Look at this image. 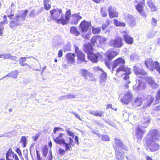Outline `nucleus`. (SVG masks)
<instances>
[{
    "label": "nucleus",
    "instance_id": "f257e3e1",
    "mask_svg": "<svg viewBox=\"0 0 160 160\" xmlns=\"http://www.w3.org/2000/svg\"><path fill=\"white\" fill-rule=\"evenodd\" d=\"M51 15V18H52L55 20L56 21L57 23H61L62 25L67 24L70 19L71 17V10L69 9L65 13V16L64 15H61L60 18H58L60 14L62 13L61 9L56 8L50 11Z\"/></svg>",
    "mask_w": 160,
    "mask_h": 160
},
{
    "label": "nucleus",
    "instance_id": "f03ea898",
    "mask_svg": "<svg viewBox=\"0 0 160 160\" xmlns=\"http://www.w3.org/2000/svg\"><path fill=\"white\" fill-rule=\"evenodd\" d=\"M150 122V119L149 115H144L141 120V125H138L137 127L136 128L135 135L136 136L138 141L142 140L143 133L146 132L145 128L148 127Z\"/></svg>",
    "mask_w": 160,
    "mask_h": 160
},
{
    "label": "nucleus",
    "instance_id": "7ed1b4c3",
    "mask_svg": "<svg viewBox=\"0 0 160 160\" xmlns=\"http://www.w3.org/2000/svg\"><path fill=\"white\" fill-rule=\"evenodd\" d=\"M125 63V60L121 58L117 59L116 60L113 61L111 64H110V67L112 66V70H114V69L117 66L119 67L117 70L116 74L118 73L120 71H122L125 74H131V69L127 67L124 66Z\"/></svg>",
    "mask_w": 160,
    "mask_h": 160
},
{
    "label": "nucleus",
    "instance_id": "20e7f679",
    "mask_svg": "<svg viewBox=\"0 0 160 160\" xmlns=\"http://www.w3.org/2000/svg\"><path fill=\"white\" fill-rule=\"evenodd\" d=\"M92 49L93 47L91 44L88 43L85 45L83 50L84 52L88 54V58L92 62H96L98 61V58L99 57V54H93Z\"/></svg>",
    "mask_w": 160,
    "mask_h": 160
},
{
    "label": "nucleus",
    "instance_id": "39448f33",
    "mask_svg": "<svg viewBox=\"0 0 160 160\" xmlns=\"http://www.w3.org/2000/svg\"><path fill=\"white\" fill-rule=\"evenodd\" d=\"M145 64L147 68H152L151 71L153 70V68L156 69L160 74V64L157 62H153L152 59L149 58L145 60Z\"/></svg>",
    "mask_w": 160,
    "mask_h": 160
},
{
    "label": "nucleus",
    "instance_id": "423d86ee",
    "mask_svg": "<svg viewBox=\"0 0 160 160\" xmlns=\"http://www.w3.org/2000/svg\"><path fill=\"white\" fill-rule=\"evenodd\" d=\"M110 46L115 48H120L123 45L122 39L121 37H117L110 40L108 42Z\"/></svg>",
    "mask_w": 160,
    "mask_h": 160
},
{
    "label": "nucleus",
    "instance_id": "0eeeda50",
    "mask_svg": "<svg viewBox=\"0 0 160 160\" xmlns=\"http://www.w3.org/2000/svg\"><path fill=\"white\" fill-rule=\"evenodd\" d=\"M118 54V52L112 50H109L107 52V57L108 60H106L105 62L106 65L109 69L111 68L110 64H111V63L110 62L113 58Z\"/></svg>",
    "mask_w": 160,
    "mask_h": 160
},
{
    "label": "nucleus",
    "instance_id": "6e6552de",
    "mask_svg": "<svg viewBox=\"0 0 160 160\" xmlns=\"http://www.w3.org/2000/svg\"><path fill=\"white\" fill-rule=\"evenodd\" d=\"M156 142L151 140V139H147L146 140L147 149L152 152L158 150L159 148V145L158 144L156 143Z\"/></svg>",
    "mask_w": 160,
    "mask_h": 160
},
{
    "label": "nucleus",
    "instance_id": "1a4fd4ad",
    "mask_svg": "<svg viewBox=\"0 0 160 160\" xmlns=\"http://www.w3.org/2000/svg\"><path fill=\"white\" fill-rule=\"evenodd\" d=\"M160 139V133L157 130L153 129L150 131L147 139L158 142Z\"/></svg>",
    "mask_w": 160,
    "mask_h": 160
},
{
    "label": "nucleus",
    "instance_id": "9d476101",
    "mask_svg": "<svg viewBox=\"0 0 160 160\" xmlns=\"http://www.w3.org/2000/svg\"><path fill=\"white\" fill-rule=\"evenodd\" d=\"M142 77L139 76L136 79V84L133 86V89L135 91L143 90L146 88L145 83L142 81Z\"/></svg>",
    "mask_w": 160,
    "mask_h": 160
},
{
    "label": "nucleus",
    "instance_id": "9b49d317",
    "mask_svg": "<svg viewBox=\"0 0 160 160\" xmlns=\"http://www.w3.org/2000/svg\"><path fill=\"white\" fill-rule=\"evenodd\" d=\"M132 94L130 91L126 92L121 99V102L123 104H128L132 101Z\"/></svg>",
    "mask_w": 160,
    "mask_h": 160
},
{
    "label": "nucleus",
    "instance_id": "f8f14e48",
    "mask_svg": "<svg viewBox=\"0 0 160 160\" xmlns=\"http://www.w3.org/2000/svg\"><path fill=\"white\" fill-rule=\"evenodd\" d=\"M133 71L137 76L140 75L143 76L147 75V73L143 69L142 67L140 64H137L134 66Z\"/></svg>",
    "mask_w": 160,
    "mask_h": 160
},
{
    "label": "nucleus",
    "instance_id": "ddd939ff",
    "mask_svg": "<svg viewBox=\"0 0 160 160\" xmlns=\"http://www.w3.org/2000/svg\"><path fill=\"white\" fill-rule=\"evenodd\" d=\"M21 21L19 19V15H17L14 19H11L9 23V26L11 28H14L18 26H20L22 23L21 22Z\"/></svg>",
    "mask_w": 160,
    "mask_h": 160
},
{
    "label": "nucleus",
    "instance_id": "4468645a",
    "mask_svg": "<svg viewBox=\"0 0 160 160\" xmlns=\"http://www.w3.org/2000/svg\"><path fill=\"white\" fill-rule=\"evenodd\" d=\"M115 153V156L118 160H122L124 157V152L117 146H114Z\"/></svg>",
    "mask_w": 160,
    "mask_h": 160
},
{
    "label": "nucleus",
    "instance_id": "2eb2a0df",
    "mask_svg": "<svg viewBox=\"0 0 160 160\" xmlns=\"http://www.w3.org/2000/svg\"><path fill=\"white\" fill-rule=\"evenodd\" d=\"M91 25V23L86 22L84 20L80 23L79 28L82 32H86L88 30L89 27Z\"/></svg>",
    "mask_w": 160,
    "mask_h": 160
},
{
    "label": "nucleus",
    "instance_id": "dca6fc26",
    "mask_svg": "<svg viewBox=\"0 0 160 160\" xmlns=\"http://www.w3.org/2000/svg\"><path fill=\"white\" fill-rule=\"evenodd\" d=\"M144 6V0H141L136 7L137 11L139 12L142 16L146 17V15L143 11V8Z\"/></svg>",
    "mask_w": 160,
    "mask_h": 160
},
{
    "label": "nucleus",
    "instance_id": "f3484780",
    "mask_svg": "<svg viewBox=\"0 0 160 160\" xmlns=\"http://www.w3.org/2000/svg\"><path fill=\"white\" fill-rule=\"evenodd\" d=\"M144 77H142V78H144L145 80L153 88H156L157 85L153 79L152 77L150 76H147V75L144 76Z\"/></svg>",
    "mask_w": 160,
    "mask_h": 160
},
{
    "label": "nucleus",
    "instance_id": "a211bd4d",
    "mask_svg": "<svg viewBox=\"0 0 160 160\" xmlns=\"http://www.w3.org/2000/svg\"><path fill=\"white\" fill-rule=\"evenodd\" d=\"M108 11L110 18H112L114 17H117L118 16V13L112 6H110L108 7Z\"/></svg>",
    "mask_w": 160,
    "mask_h": 160
},
{
    "label": "nucleus",
    "instance_id": "6ab92c4d",
    "mask_svg": "<svg viewBox=\"0 0 160 160\" xmlns=\"http://www.w3.org/2000/svg\"><path fill=\"white\" fill-rule=\"evenodd\" d=\"M123 74L125 75V76L123 77L124 81L122 87L124 88H128L129 87L128 84H130L131 82L129 79V75L130 74H127L125 73H123Z\"/></svg>",
    "mask_w": 160,
    "mask_h": 160
},
{
    "label": "nucleus",
    "instance_id": "aec40b11",
    "mask_svg": "<svg viewBox=\"0 0 160 160\" xmlns=\"http://www.w3.org/2000/svg\"><path fill=\"white\" fill-rule=\"evenodd\" d=\"M64 135V134L60 133L59 136L56 138H53L55 142L59 144H64L65 143V140L64 138L62 137Z\"/></svg>",
    "mask_w": 160,
    "mask_h": 160
},
{
    "label": "nucleus",
    "instance_id": "412c9836",
    "mask_svg": "<svg viewBox=\"0 0 160 160\" xmlns=\"http://www.w3.org/2000/svg\"><path fill=\"white\" fill-rule=\"evenodd\" d=\"M114 140L116 145L114 146L120 148L126 151L128 150V148L123 144L122 142L118 138H116L114 139Z\"/></svg>",
    "mask_w": 160,
    "mask_h": 160
},
{
    "label": "nucleus",
    "instance_id": "4be33fe9",
    "mask_svg": "<svg viewBox=\"0 0 160 160\" xmlns=\"http://www.w3.org/2000/svg\"><path fill=\"white\" fill-rule=\"evenodd\" d=\"M0 58H2L4 60L9 59L14 61H16L17 59L16 56H12L9 53L1 54L0 55Z\"/></svg>",
    "mask_w": 160,
    "mask_h": 160
},
{
    "label": "nucleus",
    "instance_id": "5701e85b",
    "mask_svg": "<svg viewBox=\"0 0 160 160\" xmlns=\"http://www.w3.org/2000/svg\"><path fill=\"white\" fill-rule=\"evenodd\" d=\"M72 23L74 25H76L78 23V21L82 18V17L78 14L76 13L72 15Z\"/></svg>",
    "mask_w": 160,
    "mask_h": 160
},
{
    "label": "nucleus",
    "instance_id": "b1692460",
    "mask_svg": "<svg viewBox=\"0 0 160 160\" xmlns=\"http://www.w3.org/2000/svg\"><path fill=\"white\" fill-rule=\"evenodd\" d=\"M125 18L129 23L131 24V26H134L136 25V23L134 22L135 19L132 15L128 14H126Z\"/></svg>",
    "mask_w": 160,
    "mask_h": 160
},
{
    "label": "nucleus",
    "instance_id": "393cba45",
    "mask_svg": "<svg viewBox=\"0 0 160 160\" xmlns=\"http://www.w3.org/2000/svg\"><path fill=\"white\" fill-rule=\"evenodd\" d=\"M101 72L102 74L100 76V82L102 85H104L106 80L107 79V74L103 70Z\"/></svg>",
    "mask_w": 160,
    "mask_h": 160
},
{
    "label": "nucleus",
    "instance_id": "a878e982",
    "mask_svg": "<svg viewBox=\"0 0 160 160\" xmlns=\"http://www.w3.org/2000/svg\"><path fill=\"white\" fill-rule=\"evenodd\" d=\"M77 54L78 58V63H80L82 62H87L85 60V55L82 51L78 52Z\"/></svg>",
    "mask_w": 160,
    "mask_h": 160
},
{
    "label": "nucleus",
    "instance_id": "bb28decb",
    "mask_svg": "<svg viewBox=\"0 0 160 160\" xmlns=\"http://www.w3.org/2000/svg\"><path fill=\"white\" fill-rule=\"evenodd\" d=\"M123 38L124 41L129 44H132L133 43V38L127 34L123 35Z\"/></svg>",
    "mask_w": 160,
    "mask_h": 160
},
{
    "label": "nucleus",
    "instance_id": "cd10ccee",
    "mask_svg": "<svg viewBox=\"0 0 160 160\" xmlns=\"http://www.w3.org/2000/svg\"><path fill=\"white\" fill-rule=\"evenodd\" d=\"M19 73L18 71L17 70H14L8 73L7 75L3 77L1 79L5 78L7 77H11L14 78H16Z\"/></svg>",
    "mask_w": 160,
    "mask_h": 160
},
{
    "label": "nucleus",
    "instance_id": "c85d7f7f",
    "mask_svg": "<svg viewBox=\"0 0 160 160\" xmlns=\"http://www.w3.org/2000/svg\"><path fill=\"white\" fill-rule=\"evenodd\" d=\"M28 11L25 10V11H21L17 15L19 16V19H20L21 21H24L25 20V18L28 13Z\"/></svg>",
    "mask_w": 160,
    "mask_h": 160
},
{
    "label": "nucleus",
    "instance_id": "c756f323",
    "mask_svg": "<svg viewBox=\"0 0 160 160\" xmlns=\"http://www.w3.org/2000/svg\"><path fill=\"white\" fill-rule=\"evenodd\" d=\"M76 56V55L74 53H68L66 55V58H67L68 62L71 63H72L74 61L75 59L74 58Z\"/></svg>",
    "mask_w": 160,
    "mask_h": 160
},
{
    "label": "nucleus",
    "instance_id": "7c9ffc66",
    "mask_svg": "<svg viewBox=\"0 0 160 160\" xmlns=\"http://www.w3.org/2000/svg\"><path fill=\"white\" fill-rule=\"evenodd\" d=\"M106 41V38L104 37H102L100 36L97 35V44H98L100 45L104 44Z\"/></svg>",
    "mask_w": 160,
    "mask_h": 160
},
{
    "label": "nucleus",
    "instance_id": "2f4dec72",
    "mask_svg": "<svg viewBox=\"0 0 160 160\" xmlns=\"http://www.w3.org/2000/svg\"><path fill=\"white\" fill-rule=\"evenodd\" d=\"M70 32L76 36H78L80 34L77 28L75 27H71L70 29Z\"/></svg>",
    "mask_w": 160,
    "mask_h": 160
},
{
    "label": "nucleus",
    "instance_id": "473e14b6",
    "mask_svg": "<svg viewBox=\"0 0 160 160\" xmlns=\"http://www.w3.org/2000/svg\"><path fill=\"white\" fill-rule=\"evenodd\" d=\"M89 113L93 114L96 116H99V117H101L103 116V114L104 112L102 111H99L98 112L97 111H92L90 110L89 111Z\"/></svg>",
    "mask_w": 160,
    "mask_h": 160
},
{
    "label": "nucleus",
    "instance_id": "72a5a7b5",
    "mask_svg": "<svg viewBox=\"0 0 160 160\" xmlns=\"http://www.w3.org/2000/svg\"><path fill=\"white\" fill-rule=\"evenodd\" d=\"M148 5L152 11L154 12L157 10V7L153 5L152 0H149L148 1Z\"/></svg>",
    "mask_w": 160,
    "mask_h": 160
},
{
    "label": "nucleus",
    "instance_id": "f704fd0d",
    "mask_svg": "<svg viewBox=\"0 0 160 160\" xmlns=\"http://www.w3.org/2000/svg\"><path fill=\"white\" fill-rule=\"evenodd\" d=\"M142 101L141 98H137L135 101L134 105L135 106H139L142 104Z\"/></svg>",
    "mask_w": 160,
    "mask_h": 160
},
{
    "label": "nucleus",
    "instance_id": "c9c22d12",
    "mask_svg": "<svg viewBox=\"0 0 160 160\" xmlns=\"http://www.w3.org/2000/svg\"><path fill=\"white\" fill-rule=\"evenodd\" d=\"M114 24L116 26L125 27L126 24L124 22H122L118 21L117 20H114Z\"/></svg>",
    "mask_w": 160,
    "mask_h": 160
},
{
    "label": "nucleus",
    "instance_id": "e433bc0d",
    "mask_svg": "<svg viewBox=\"0 0 160 160\" xmlns=\"http://www.w3.org/2000/svg\"><path fill=\"white\" fill-rule=\"evenodd\" d=\"M80 72L84 78H87V76L89 72L87 70L82 69L80 70Z\"/></svg>",
    "mask_w": 160,
    "mask_h": 160
},
{
    "label": "nucleus",
    "instance_id": "4c0bfd02",
    "mask_svg": "<svg viewBox=\"0 0 160 160\" xmlns=\"http://www.w3.org/2000/svg\"><path fill=\"white\" fill-rule=\"evenodd\" d=\"M12 152L11 148H10L7 152L6 154V160H12L11 158V155Z\"/></svg>",
    "mask_w": 160,
    "mask_h": 160
},
{
    "label": "nucleus",
    "instance_id": "58836bf2",
    "mask_svg": "<svg viewBox=\"0 0 160 160\" xmlns=\"http://www.w3.org/2000/svg\"><path fill=\"white\" fill-rule=\"evenodd\" d=\"M82 34V37L84 39L86 40H89L90 37L91 32L89 31L87 33L83 32Z\"/></svg>",
    "mask_w": 160,
    "mask_h": 160
},
{
    "label": "nucleus",
    "instance_id": "ea45409f",
    "mask_svg": "<svg viewBox=\"0 0 160 160\" xmlns=\"http://www.w3.org/2000/svg\"><path fill=\"white\" fill-rule=\"evenodd\" d=\"M97 36L93 37L91 39V41L92 44L93 46H98L97 42Z\"/></svg>",
    "mask_w": 160,
    "mask_h": 160
},
{
    "label": "nucleus",
    "instance_id": "a19ab883",
    "mask_svg": "<svg viewBox=\"0 0 160 160\" xmlns=\"http://www.w3.org/2000/svg\"><path fill=\"white\" fill-rule=\"evenodd\" d=\"M101 31L100 28H95L92 27V32L93 34H97L99 33Z\"/></svg>",
    "mask_w": 160,
    "mask_h": 160
},
{
    "label": "nucleus",
    "instance_id": "79ce46f5",
    "mask_svg": "<svg viewBox=\"0 0 160 160\" xmlns=\"http://www.w3.org/2000/svg\"><path fill=\"white\" fill-rule=\"evenodd\" d=\"M87 76V78H84L86 80L89 81H94L95 79L94 78H93V74L90 72L88 74Z\"/></svg>",
    "mask_w": 160,
    "mask_h": 160
},
{
    "label": "nucleus",
    "instance_id": "37998d69",
    "mask_svg": "<svg viewBox=\"0 0 160 160\" xmlns=\"http://www.w3.org/2000/svg\"><path fill=\"white\" fill-rule=\"evenodd\" d=\"M71 46L70 43H68L63 47L64 52H66L71 50Z\"/></svg>",
    "mask_w": 160,
    "mask_h": 160
},
{
    "label": "nucleus",
    "instance_id": "c03bdc74",
    "mask_svg": "<svg viewBox=\"0 0 160 160\" xmlns=\"http://www.w3.org/2000/svg\"><path fill=\"white\" fill-rule=\"evenodd\" d=\"M100 12L102 17H105L107 16V14L106 12L105 8H101Z\"/></svg>",
    "mask_w": 160,
    "mask_h": 160
},
{
    "label": "nucleus",
    "instance_id": "a18cd8bd",
    "mask_svg": "<svg viewBox=\"0 0 160 160\" xmlns=\"http://www.w3.org/2000/svg\"><path fill=\"white\" fill-rule=\"evenodd\" d=\"M70 128H67L65 129V131L69 136H71L73 138H74V137L75 136L74 133L71 131H70Z\"/></svg>",
    "mask_w": 160,
    "mask_h": 160
},
{
    "label": "nucleus",
    "instance_id": "49530a36",
    "mask_svg": "<svg viewBox=\"0 0 160 160\" xmlns=\"http://www.w3.org/2000/svg\"><path fill=\"white\" fill-rule=\"evenodd\" d=\"M138 58L137 55L136 53H132L130 56L131 59L132 61L137 60L138 59Z\"/></svg>",
    "mask_w": 160,
    "mask_h": 160
},
{
    "label": "nucleus",
    "instance_id": "de8ad7c7",
    "mask_svg": "<svg viewBox=\"0 0 160 160\" xmlns=\"http://www.w3.org/2000/svg\"><path fill=\"white\" fill-rule=\"evenodd\" d=\"M66 99H71L76 98V96L73 94H69L65 95Z\"/></svg>",
    "mask_w": 160,
    "mask_h": 160
},
{
    "label": "nucleus",
    "instance_id": "09e8293b",
    "mask_svg": "<svg viewBox=\"0 0 160 160\" xmlns=\"http://www.w3.org/2000/svg\"><path fill=\"white\" fill-rule=\"evenodd\" d=\"M21 142L22 143L23 147H26V138L25 137L22 136V137L21 140Z\"/></svg>",
    "mask_w": 160,
    "mask_h": 160
},
{
    "label": "nucleus",
    "instance_id": "8fccbe9b",
    "mask_svg": "<svg viewBox=\"0 0 160 160\" xmlns=\"http://www.w3.org/2000/svg\"><path fill=\"white\" fill-rule=\"evenodd\" d=\"M6 15L3 16V21L0 22V28H1L2 27H3V25L4 23H8V22H6Z\"/></svg>",
    "mask_w": 160,
    "mask_h": 160
},
{
    "label": "nucleus",
    "instance_id": "3c124183",
    "mask_svg": "<svg viewBox=\"0 0 160 160\" xmlns=\"http://www.w3.org/2000/svg\"><path fill=\"white\" fill-rule=\"evenodd\" d=\"M43 4L44 6V8L45 10H48L50 9L51 8L50 4H48V3H43Z\"/></svg>",
    "mask_w": 160,
    "mask_h": 160
},
{
    "label": "nucleus",
    "instance_id": "603ef678",
    "mask_svg": "<svg viewBox=\"0 0 160 160\" xmlns=\"http://www.w3.org/2000/svg\"><path fill=\"white\" fill-rule=\"evenodd\" d=\"M151 23L152 26L154 27L156 26L157 24V20H156L154 18H152V20L151 21Z\"/></svg>",
    "mask_w": 160,
    "mask_h": 160
},
{
    "label": "nucleus",
    "instance_id": "864d4df0",
    "mask_svg": "<svg viewBox=\"0 0 160 160\" xmlns=\"http://www.w3.org/2000/svg\"><path fill=\"white\" fill-rule=\"evenodd\" d=\"M93 69L95 72H101L103 71L101 68L98 66L94 67Z\"/></svg>",
    "mask_w": 160,
    "mask_h": 160
},
{
    "label": "nucleus",
    "instance_id": "5fc2aeb1",
    "mask_svg": "<svg viewBox=\"0 0 160 160\" xmlns=\"http://www.w3.org/2000/svg\"><path fill=\"white\" fill-rule=\"evenodd\" d=\"M102 140L105 141H109L110 140V139L109 137L106 135H102Z\"/></svg>",
    "mask_w": 160,
    "mask_h": 160
},
{
    "label": "nucleus",
    "instance_id": "6e6d98bb",
    "mask_svg": "<svg viewBox=\"0 0 160 160\" xmlns=\"http://www.w3.org/2000/svg\"><path fill=\"white\" fill-rule=\"evenodd\" d=\"M28 58L26 57H21L19 59V63H22V62H24L26 61L27 60V58Z\"/></svg>",
    "mask_w": 160,
    "mask_h": 160
},
{
    "label": "nucleus",
    "instance_id": "4d7b16f0",
    "mask_svg": "<svg viewBox=\"0 0 160 160\" xmlns=\"http://www.w3.org/2000/svg\"><path fill=\"white\" fill-rule=\"evenodd\" d=\"M29 16L30 17H35L36 15L34 10H33L30 12Z\"/></svg>",
    "mask_w": 160,
    "mask_h": 160
},
{
    "label": "nucleus",
    "instance_id": "13d9d810",
    "mask_svg": "<svg viewBox=\"0 0 160 160\" xmlns=\"http://www.w3.org/2000/svg\"><path fill=\"white\" fill-rule=\"evenodd\" d=\"M64 145H65L66 151L69 150L70 149V148H71V146L70 145V144L69 143H65L64 144Z\"/></svg>",
    "mask_w": 160,
    "mask_h": 160
},
{
    "label": "nucleus",
    "instance_id": "bf43d9fd",
    "mask_svg": "<svg viewBox=\"0 0 160 160\" xmlns=\"http://www.w3.org/2000/svg\"><path fill=\"white\" fill-rule=\"evenodd\" d=\"M48 153V150L46 148H44L42 151V153L43 156L46 157Z\"/></svg>",
    "mask_w": 160,
    "mask_h": 160
},
{
    "label": "nucleus",
    "instance_id": "052dcab7",
    "mask_svg": "<svg viewBox=\"0 0 160 160\" xmlns=\"http://www.w3.org/2000/svg\"><path fill=\"white\" fill-rule=\"evenodd\" d=\"M58 152L61 155H62L65 153V151L60 148L59 149Z\"/></svg>",
    "mask_w": 160,
    "mask_h": 160
},
{
    "label": "nucleus",
    "instance_id": "680f3d73",
    "mask_svg": "<svg viewBox=\"0 0 160 160\" xmlns=\"http://www.w3.org/2000/svg\"><path fill=\"white\" fill-rule=\"evenodd\" d=\"M69 143L71 145L73 146L74 145V143L73 140L70 137L69 138Z\"/></svg>",
    "mask_w": 160,
    "mask_h": 160
},
{
    "label": "nucleus",
    "instance_id": "e2e57ef3",
    "mask_svg": "<svg viewBox=\"0 0 160 160\" xmlns=\"http://www.w3.org/2000/svg\"><path fill=\"white\" fill-rule=\"evenodd\" d=\"M37 157V160H42L41 158L40 157V154L39 153L38 151L36 150Z\"/></svg>",
    "mask_w": 160,
    "mask_h": 160
},
{
    "label": "nucleus",
    "instance_id": "0e129e2a",
    "mask_svg": "<svg viewBox=\"0 0 160 160\" xmlns=\"http://www.w3.org/2000/svg\"><path fill=\"white\" fill-rule=\"evenodd\" d=\"M156 99L159 102L160 101V90L158 92L156 96Z\"/></svg>",
    "mask_w": 160,
    "mask_h": 160
},
{
    "label": "nucleus",
    "instance_id": "69168bd1",
    "mask_svg": "<svg viewBox=\"0 0 160 160\" xmlns=\"http://www.w3.org/2000/svg\"><path fill=\"white\" fill-rule=\"evenodd\" d=\"M62 56V50H60L59 51L58 53V57L59 58H61Z\"/></svg>",
    "mask_w": 160,
    "mask_h": 160
},
{
    "label": "nucleus",
    "instance_id": "338daca9",
    "mask_svg": "<svg viewBox=\"0 0 160 160\" xmlns=\"http://www.w3.org/2000/svg\"><path fill=\"white\" fill-rule=\"evenodd\" d=\"M75 52L77 54L78 53V52H80L82 51H81L79 49L78 47L76 45L75 46Z\"/></svg>",
    "mask_w": 160,
    "mask_h": 160
},
{
    "label": "nucleus",
    "instance_id": "774afa93",
    "mask_svg": "<svg viewBox=\"0 0 160 160\" xmlns=\"http://www.w3.org/2000/svg\"><path fill=\"white\" fill-rule=\"evenodd\" d=\"M59 129H61L62 130V131L63 129L62 128H58V127H55L54 129V130H53V132L54 133H55L57 132V131Z\"/></svg>",
    "mask_w": 160,
    "mask_h": 160
}]
</instances>
